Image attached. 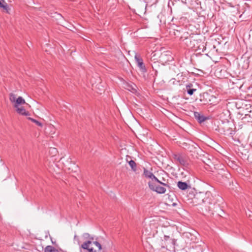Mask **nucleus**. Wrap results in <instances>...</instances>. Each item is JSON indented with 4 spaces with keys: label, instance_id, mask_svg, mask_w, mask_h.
I'll return each mask as SVG.
<instances>
[{
    "label": "nucleus",
    "instance_id": "obj_1",
    "mask_svg": "<svg viewBox=\"0 0 252 252\" xmlns=\"http://www.w3.org/2000/svg\"><path fill=\"white\" fill-rule=\"evenodd\" d=\"M194 199L195 200L200 199L202 201V203L200 204V208L203 214L207 216L213 215V211L217 202L210 192H206L205 194L201 193L196 194L194 195Z\"/></svg>",
    "mask_w": 252,
    "mask_h": 252
},
{
    "label": "nucleus",
    "instance_id": "obj_2",
    "mask_svg": "<svg viewBox=\"0 0 252 252\" xmlns=\"http://www.w3.org/2000/svg\"><path fill=\"white\" fill-rule=\"evenodd\" d=\"M161 241L162 242V245H164L162 247L166 248L167 250H168V247L175 249V247L178 246L176 244L177 240L170 238L169 236L165 235L163 239H162Z\"/></svg>",
    "mask_w": 252,
    "mask_h": 252
},
{
    "label": "nucleus",
    "instance_id": "obj_3",
    "mask_svg": "<svg viewBox=\"0 0 252 252\" xmlns=\"http://www.w3.org/2000/svg\"><path fill=\"white\" fill-rule=\"evenodd\" d=\"M143 175L145 176L146 178L151 179L152 180L151 181L157 182V183L162 185L164 187H169V185L168 184L164 183L160 181H159L154 174L153 173L146 169L145 168H144L143 170Z\"/></svg>",
    "mask_w": 252,
    "mask_h": 252
},
{
    "label": "nucleus",
    "instance_id": "obj_4",
    "mask_svg": "<svg viewBox=\"0 0 252 252\" xmlns=\"http://www.w3.org/2000/svg\"><path fill=\"white\" fill-rule=\"evenodd\" d=\"M149 189L159 194H163L166 192V189L160 186L159 185L156 184L155 182L149 181L148 183Z\"/></svg>",
    "mask_w": 252,
    "mask_h": 252
},
{
    "label": "nucleus",
    "instance_id": "obj_5",
    "mask_svg": "<svg viewBox=\"0 0 252 252\" xmlns=\"http://www.w3.org/2000/svg\"><path fill=\"white\" fill-rule=\"evenodd\" d=\"M135 63L139 68L140 70L142 73H146L147 71L146 67L143 63V59L141 57V56L137 54H135L134 57Z\"/></svg>",
    "mask_w": 252,
    "mask_h": 252
},
{
    "label": "nucleus",
    "instance_id": "obj_6",
    "mask_svg": "<svg viewBox=\"0 0 252 252\" xmlns=\"http://www.w3.org/2000/svg\"><path fill=\"white\" fill-rule=\"evenodd\" d=\"M173 158L175 160L177 161L180 164L184 166H187L188 165V161L182 155L180 154H174Z\"/></svg>",
    "mask_w": 252,
    "mask_h": 252
},
{
    "label": "nucleus",
    "instance_id": "obj_7",
    "mask_svg": "<svg viewBox=\"0 0 252 252\" xmlns=\"http://www.w3.org/2000/svg\"><path fill=\"white\" fill-rule=\"evenodd\" d=\"M194 117L199 123H203L205 120L209 119V117H205L198 112H194Z\"/></svg>",
    "mask_w": 252,
    "mask_h": 252
},
{
    "label": "nucleus",
    "instance_id": "obj_8",
    "mask_svg": "<svg viewBox=\"0 0 252 252\" xmlns=\"http://www.w3.org/2000/svg\"><path fill=\"white\" fill-rule=\"evenodd\" d=\"M185 90L187 91L188 94L191 95L196 91L197 89L193 87V85L191 83H189L186 85Z\"/></svg>",
    "mask_w": 252,
    "mask_h": 252
},
{
    "label": "nucleus",
    "instance_id": "obj_9",
    "mask_svg": "<svg viewBox=\"0 0 252 252\" xmlns=\"http://www.w3.org/2000/svg\"><path fill=\"white\" fill-rule=\"evenodd\" d=\"M0 8H2L6 13H9L10 8L4 0H0Z\"/></svg>",
    "mask_w": 252,
    "mask_h": 252
},
{
    "label": "nucleus",
    "instance_id": "obj_10",
    "mask_svg": "<svg viewBox=\"0 0 252 252\" xmlns=\"http://www.w3.org/2000/svg\"><path fill=\"white\" fill-rule=\"evenodd\" d=\"M177 186L180 189L185 190L188 189L190 188V186L188 185L186 182L182 181H178L177 183Z\"/></svg>",
    "mask_w": 252,
    "mask_h": 252
},
{
    "label": "nucleus",
    "instance_id": "obj_11",
    "mask_svg": "<svg viewBox=\"0 0 252 252\" xmlns=\"http://www.w3.org/2000/svg\"><path fill=\"white\" fill-rule=\"evenodd\" d=\"M15 108H16L17 113L20 115L24 116H28L29 115V112L27 111L23 107H17Z\"/></svg>",
    "mask_w": 252,
    "mask_h": 252
},
{
    "label": "nucleus",
    "instance_id": "obj_12",
    "mask_svg": "<svg viewBox=\"0 0 252 252\" xmlns=\"http://www.w3.org/2000/svg\"><path fill=\"white\" fill-rule=\"evenodd\" d=\"M25 103H26L25 99L22 97L19 96L16 100V102L14 105V107H18L19 105Z\"/></svg>",
    "mask_w": 252,
    "mask_h": 252
},
{
    "label": "nucleus",
    "instance_id": "obj_13",
    "mask_svg": "<svg viewBox=\"0 0 252 252\" xmlns=\"http://www.w3.org/2000/svg\"><path fill=\"white\" fill-rule=\"evenodd\" d=\"M44 252H59L55 247L52 246H47L44 249Z\"/></svg>",
    "mask_w": 252,
    "mask_h": 252
},
{
    "label": "nucleus",
    "instance_id": "obj_14",
    "mask_svg": "<svg viewBox=\"0 0 252 252\" xmlns=\"http://www.w3.org/2000/svg\"><path fill=\"white\" fill-rule=\"evenodd\" d=\"M92 244V241L91 240H88L84 243L81 245V248L84 250H88L89 248V245Z\"/></svg>",
    "mask_w": 252,
    "mask_h": 252
},
{
    "label": "nucleus",
    "instance_id": "obj_15",
    "mask_svg": "<svg viewBox=\"0 0 252 252\" xmlns=\"http://www.w3.org/2000/svg\"><path fill=\"white\" fill-rule=\"evenodd\" d=\"M129 166L131 167L132 170L134 171H136L137 168H136V164L135 162L133 160H130L128 162Z\"/></svg>",
    "mask_w": 252,
    "mask_h": 252
},
{
    "label": "nucleus",
    "instance_id": "obj_16",
    "mask_svg": "<svg viewBox=\"0 0 252 252\" xmlns=\"http://www.w3.org/2000/svg\"><path fill=\"white\" fill-rule=\"evenodd\" d=\"M127 89L129 91L133 93H135L136 92V90L135 87L136 86L134 85V87H133L131 85L127 84Z\"/></svg>",
    "mask_w": 252,
    "mask_h": 252
},
{
    "label": "nucleus",
    "instance_id": "obj_17",
    "mask_svg": "<svg viewBox=\"0 0 252 252\" xmlns=\"http://www.w3.org/2000/svg\"><path fill=\"white\" fill-rule=\"evenodd\" d=\"M17 98L16 97V95L14 94L11 93L9 94V100L11 102H16Z\"/></svg>",
    "mask_w": 252,
    "mask_h": 252
},
{
    "label": "nucleus",
    "instance_id": "obj_18",
    "mask_svg": "<svg viewBox=\"0 0 252 252\" xmlns=\"http://www.w3.org/2000/svg\"><path fill=\"white\" fill-rule=\"evenodd\" d=\"M28 119L29 120H30L32 122L34 123L38 126H40V127L42 126L43 125L41 122L36 120L35 119H32L31 118H29Z\"/></svg>",
    "mask_w": 252,
    "mask_h": 252
},
{
    "label": "nucleus",
    "instance_id": "obj_19",
    "mask_svg": "<svg viewBox=\"0 0 252 252\" xmlns=\"http://www.w3.org/2000/svg\"><path fill=\"white\" fill-rule=\"evenodd\" d=\"M208 96V93H203V94L200 96L201 98L200 99V100L203 104H206V103H208V101H207V100H203L202 97L204 98L205 96Z\"/></svg>",
    "mask_w": 252,
    "mask_h": 252
},
{
    "label": "nucleus",
    "instance_id": "obj_20",
    "mask_svg": "<svg viewBox=\"0 0 252 252\" xmlns=\"http://www.w3.org/2000/svg\"><path fill=\"white\" fill-rule=\"evenodd\" d=\"M157 1V0H149V1L147 2V4L149 5L150 6H152L153 4H156Z\"/></svg>",
    "mask_w": 252,
    "mask_h": 252
},
{
    "label": "nucleus",
    "instance_id": "obj_21",
    "mask_svg": "<svg viewBox=\"0 0 252 252\" xmlns=\"http://www.w3.org/2000/svg\"><path fill=\"white\" fill-rule=\"evenodd\" d=\"M94 244H95V246L98 248L99 251H100L101 249V245L99 242L95 241L94 242Z\"/></svg>",
    "mask_w": 252,
    "mask_h": 252
},
{
    "label": "nucleus",
    "instance_id": "obj_22",
    "mask_svg": "<svg viewBox=\"0 0 252 252\" xmlns=\"http://www.w3.org/2000/svg\"><path fill=\"white\" fill-rule=\"evenodd\" d=\"M249 114H245V116H249V117L252 118V112L251 110H250V111H249Z\"/></svg>",
    "mask_w": 252,
    "mask_h": 252
},
{
    "label": "nucleus",
    "instance_id": "obj_23",
    "mask_svg": "<svg viewBox=\"0 0 252 252\" xmlns=\"http://www.w3.org/2000/svg\"><path fill=\"white\" fill-rule=\"evenodd\" d=\"M87 250L89 252H96V250H94L93 248H89Z\"/></svg>",
    "mask_w": 252,
    "mask_h": 252
},
{
    "label": "nucleus",
    "instance_id": "obj_24",
    "mask_svg": "<svg viewBox=\"0 0 252 252\" xmlns=\"http://www.w3.org/2000/svg\"><path fill=\"white\" fill-rule=\"evenodd\" d=\"M185 39H186V40H187V42H186L187 43H188V41H189V42H190V43H191V38H190V37H186V38H185Z\"/></svg>",
    "mask_w": 252,
    "mask_h": 252
},
{
    "label": "nucleus",
    "instance_id": "obj_25",
    "mask_svg": "<svg viewBox=\"0 0 252 252\" xmlns=\"http://www.w3.org/2000/svg\"><path fill=\"white\" fill-rule=\"evenodd\" d=\"M52 150H54L55 151V152H57V150L55 148H53V149H51Z\"/></svg>",
    "mask_w": 252,
    "mask_h": 252
},
{
    "label": "nucleus",
    "instance_id": "obj_26",
    "mask_svg": "<svg viewBox=\"0 0 252 252\" xmlns=\"http://www.w3.org/2000/svg\"><path fill=\"white\" fill-rule=\"evenodd\" d=\"M194 44L193 45V46H191V45H190V48H193V46H194Z\"/></svg>",
    "mask_w": 252,
    "mask_h": 252
}]
</instances>
